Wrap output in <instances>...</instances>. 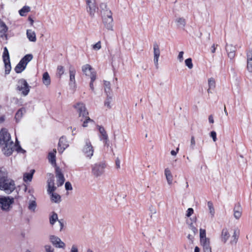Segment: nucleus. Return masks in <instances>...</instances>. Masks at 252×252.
I'll list each match as a JSON object with an SVG mask.
<instances>
[{"mask_svg":"<svg viewBox=\"0 0 252 252\" xmlns=\"http://www.w3.org/2000/svg\"><path fill=\"white\" fill-rule=\"evenodd\" d=\"M15 145L11 140L10 134L6 129H2L0 131V147L3 153L7 156L11 155Z\"/></svg>","mask_w":252,"mask_h":252,"instance_id":"1","label":"nucleus"},{"mask_svg":"<svg viewBox=\"0 0 252 252\" xmlns=\"http://www.w3.org/2000/svg\"><path fill=\"white\" fill-rule=\"evenodd\" d=\"M7 174L5 170H0V189L9 194L15 190L16 185L13 180L7 177Z\"/></svg>","mask_w":252,"mask_h":252,"instance_id":"2","label":"nucleus"},{"mask_svg":"<svg viewBox=\"0 0 252 252\" xmlns=\"http://www.w3.org/2000/svg\"><path fill=\"white\" fill-rule=\"evenodd\" d=\"M14 198L10 196H0V208L5 212L9 211L14 203Z\"/></svg>","mask_w":252,"mask_h":252,"instance_id":"3","label":"nucleus"},{"mask_svg":"<svg viewBox=\"0 0 252 252\" xmlns=\"http://www.w3.org/2000/svg\"><path fill=\"white\" fill-rule=\"evenodd\" d=\"M106 165L103 162H98L94 164L92 168V173L95 178L100 177L104 172Z\"/></svg>","mask_w":252,"mask_h":252,"instance_id":"4","label":"nucleus"},{"mask_svg":"<svg viewBox=\"0 0 252 252\" xmlns=\"http://www.w3.org/2000/svg\"><path fill=\"white\" fill-rule=\"evenodd\" d=\"M82 152L88 159H91L93 156L94 148L89 140L86 139L85 141L84 145L82 148Z\"/></svg>","mask_w":252,"mask_h":252,"instance_id":"5","label":"nucleus"},{"mask_svg":"<svg viewBox=\"0 0 252 252\" xmlns=\"http://www.w3.org/2000/svg\"><path fill=\"white\" fill-rule=\"evenodd\" d=\"M17 88L18 91L21 92V94L24 96L27 95L30 92V86L24 79H21L18 80Z\"/></svg>","mask_w":252,"mask_h":252,"instance_id":"6","label":"nucleus"},{"mask_svg":"<svg viewBox=\"0 0 252 252\" xmlns=\"http://www.w3.org/2000/svg\"><path fill=\"white\" fill-rule=\"evenodd\" d=\"M2 59L4 63L5 74H9L11 69V64L10 62L9 54L7 48L5 47L4 48L2 54Z\"/></svg>","mask_w":252,"mask_h":252,"instance_id":"7","label":"nucleus"},{"mask_svg":"<svg viewBox=\"0 0 252 252\" xmlns=\"http://www.w3.org/2000/svg\"><path fill=\"white\" fill-rule=\"evenodd\" d=\"M74 108L78 113L80 118L86 117L89 113L87 110L85 104L81 102H78L74 105Z\"/></svg>","mask_w":252,"mask_h":252,"instance_id":"8","label":"nucleus"},{"mask_svg":"<svg viewBox=\"0 0 252 252\" xmlns=\"http://www.w3.org/2000/svg\"><path fill=\"white\" fill-rule=\"evenodd\" d=\"M82 71L87 76L90 77L92 81L96 79V73L94 71L92 67L88 64L83 65L82 67Z\"/></svg>","mask_w":252,"mask_h":252,"instance_id":"9","label":"nucleus"},{"mask_svg":"<svg viewBox=\"0 0 252 252\" xmlns=\"http://www.w3.org/2000/svg\"><path fill=\"white\" fill-rule=\"evenodd\" d=\"M154 58L153 61L156 68H158V60L160 54V49L157 43H155L153 45Z\"/></svg>","mask_w":252,"mask_h":252,"instance_id":"10","label":"nucleus"},{"mask_svg":"<svg viewBox=\"0 0 252 252\" xmlns=\"http://www.w3.org/2000/svg\"><path fill=\"white\" fill-rule=\"evenodd\" d=\"M103 23L106 29L108 31L113 30V18L111 11L107 12V17L103 18Z\"/></svg>","mask_w":252,"mask_h":252,"instance_id":"11","label":"nucleus"},{"mask_svg":"<svg viewBox=\"0 0 252 252\" xmlns=\"http://www.w3.org/2000/svg\"><path fill=\"white\" fill-rule=\"evenodd\" d=\"M49 240L52 244L56 248L64 249L65 247V243L57 236L51 235L49 237Z\"/></svg>","mask_w":252,"mask_h":252,"instance_id":"12","label":"nucleus"},{"mask_svg":"<svg viewBox=\"0 0 252 252\" xmlns=\"http://www.w3.org/2000/svg\"><path fill=\"white\" fill-rule=\"evenodd\" d=\"M98 130L99 133L98 136L100 140L103 142L104 146L108 147L109 140L106 131L103 127L100 126H98Z\"/></svg>","mask_w":252,"mask_h":252,"instance_id":"13","label":"nucleus"},{"mask_svg":"<svg viewBox=\"0 0 252 252\" xmlns=\"http://www.w3.org/2000/svg\"><path fill=\"white\" fill-rule=\"evenodd\" d=\"M86 3L87 11L91 17H94L96 8L95 0H86Z\"/></svg>","mask_w":252,"mask_h":252,"instance_id":"14","label":"nucleus"},{"mask_svg":"<svg viewBox=\"0 0 252 252\" xmlns=\"http://www.w3.org/2000/svg\"><path fill=\"white\" fill-rule=\"evenodd\" d=\"M29 201L28 202V208L32 212H35L37 207V203L35 197L32 195H30V197H28Z\"/></svg>","mask_w":252,"mask_h":252,"instance_id":"15","label":"nucleus"},{"mask_svg":"<svg viewBox=\"0 0 252 252\" xmlns=\"http://www.w3.org/2000/svg\"><path fill=\"white\" fill-rule=\"evenodd\" d=\"M68 143L64 137L60 138L58 144V151L60 153L62 154L68 146Z\"/></svg>","mask_w":252,"mask_h":252,"instance_id":"16","label":"nucleus"},{"mask_svg":"<svg viewBox=\"0 0 252 252\" xmlns=\"http://www.w3.org/2000/svg\"><path fill=\"white\" fill-rule=\"evenodd\" d=\"M56 177L57 178V185L58 186H61L64 182V178L63 174L61 172V170L59 167H56Z\"/></svg>","mask_w":252,"mask_h":252,"instance_id":"17","label":"nucleus"},{"mask_svg":"<svg viewBox=\"0 0 252 252\" xmlns=\"http://www.w3.org/2000/svg\"><path fill=\"white\" fill-rule=\"evenodd\" d=\"M51 177L48 180V193H50L54 192L56 189V187L54 185V180L53 175L51 174Z\"/></svg>","mask_w":252,"mask_h":252,"instance_id":"18","label":"nucleus"},{"mask_svg":"<svg viewBox=\"0 0 252 252\" xmlns=\"http://www.w3.org/2000/svg\"><path fill=\"white\" fill-rule=\"evenodd\" d=\"M200 243L203 247L204 252H212L209 240L206 238L200 239Z\"/></svg>","mask_w":252,"mask_h":252,"instance_id":"19","label":"nucleus"},{"mask_svg":"<svg viewBox=\"0 0 252 252\" xmlns=\"http://www.w3.org/2000/svg\"><path fill=\"white\" fill-rule=\"evenodd\" d=\"M226 50L227 52L228 57L230 59H233L235 56V47L231 44H227L226 46Z\"/></svg>","mask_w":252,"mask_h":252,"instance_id":"20","label":"nucleus"},{"mask_svg":"<svg viewBox=\"0 0 252 252\" xmlns=\"http://www.w3.org/2000/svg\"><path fill=\"white\" fill-rule=\"evenodd\" d=\"M26 113V109L24 107L19 109L17 111L15 116V119L16 120V123H19L21 121L23 116Z\"/></svg>","mask_w":252,"mask_h":252,"instance_id":"21","label":"nucleus"},{"mask_svg":"<svg viewBox=\"0 0 252 252\" xmlns=\"http://www.w3.org/2000/svg\"><path fill=\"white\" fill-rule=\"evenodd\" d=\"M242 214V209L240 205H236L233 209V216L236 220H239Z\"/></svg>","mask_w":252,"mask_h":252,"instance_id":"22","label":"nucleus"},{"mask_svg":"<svg viewBox=\"0 0 252 252\" xmlns=\"http://www.w3.org/2000/svg\"><path fill=\"white\" fill-rule=\"evenodd\" d=\"M239 234L240 230L238 228H235L233 230V235L230 241L231 244L233 245L237 243Z\"/></svg>","mask_w":252,"mask_h":252,"instance_id":"23","label":"nucleus"},{"mask_svg":"<svg viewBox=\"0 0 252 252\" xmlns=\"http://www.w3.org/2000/svg\"><path fill=\"white\" fill-rule=\"evenodd\" d=\"M247 68L249 72L252 73V51L247 53Z\"/></svg>","mask_w":252,"mask_h":252,"instance_id":"24","label":"nucleus"},{"mask_svg":"<svg viewBox=\"0 0 252 252\" xmlns=\"http://www.w3.org/2000/svg\"><path fill=\"white\" fill-rule=\"evenodd\" d=\"M164 175L168 184L169 185H171L173 182V176L171 174L170 170L169 168H166L165 169Z\"/></svg>","mask_w":252,"mask_h":252,"instance_id":"25","label":"nucleus"},{"mask_svg":"<svg viewBox=\"0 0 252 252\" xmlns=\"http://www.w3.org/2000/svg\"><path fill=\"white\" fill-rule=\"evenodd\" d=\"M230 237V234L227 228H223L222 230L221 234V240L223 243H225L229 238Z\"/></svg>","mask_w":252,"mask_h":252,"instance_id":"26","label":"nucleus"},{"mask_svg":"<svg viewBox=\"0 0 252 252\" xmlns=\"http://www.w3.org/2000/svg\"><path fill=\"white\" fill-rule=\"evenodd\" d=\"M50 196V199L53 203H59L61 201V196L56 192H53L48 193Z\"/></svg>","mask_w":252,"mask_h":252,"instance_id":"27","label":"nucleus"},{"mask_svg":"<svg viewBox=\"0 0 252 252\" xmlns=\"http://www.w3.org/2000/svg\"><path fill=\"white\" fill-rule=\"evenodd\" d=\"M56 149H54L53 151L50 152L48 155V159L50 162L54 166H56Z\"/></svg>","mask_w":252,"mask_h":252,"instance_id":"28","label":"nucleus"},{"mask_svg":"<svg viewBox=\"0 0 252 252\" xmlns=\"http://www.w3.org/2000/svg\"><path fill=\"white\" fill-rule=\"evenodd\" d=\"M75 70L73 68H70L69 70V74H70V83L69 85L71 87H74L75 86Z\"/></svg>","mask_w":252,"mask_h":252,"instance_id":"29","label":"nucleus"},{"mask_svg":"<svg viewBox=\"0 0 252 252\" xmlns=\"http://www.w3.org/2000/svg\"><path fill=\"white\" fill-rule=\"evenodd\" d=\"M80 121L83 122L82 126L83 127H87L88 126V124L94 123V121L91 119L88 115L86 116V117H81Z\"/></svg>","mask_w":252,"mask_h":252,"instance_id":"30","label":"nucleus"},{"mask_svg":"<svg viewBox=\"0 0 252 252\" xmlns=\"http://www.w3.org/2000/svg\"><path fill=\"white\" fill-rule=\"evenodd\" d=\"M100 8L101 9V13L102 15V17H107V12L108 11H111L108 7L106 3H101L100 4Z\"/></svg>","mask_w":252,"mask_h":252,"instance_id":"31","label":"nucleus"},{"mask_svg":"<svg viewBox=\"0 0 252 252\" xmlns=\"http://www.w3.org/2000/svg\"><path fill=\"white\" fill-rule=\"evenodd\" d=\"M43 83L47 87L49 86L51 83L50 77L48 72H44L42 76Z\"/></svg>","mask_w":252,"mask_h":252,"instance_id":"32","label":"nucleus"},{"mask_svg":"<svg viewBox=\"0 0 252 252\" xmlns=\"http://www.w3.org/2000/svg\"><path fill=\"white\" fill-rule=\"evenodd\" d=\"M26 67V65L25 64L20 61L15 67L14 70L16 73H19L24 70Z\"/></svg>","mask_w":252,"mask_h":252,"instance_id":"33","label":"nucleus"},{"mask_svg":"<svg viewBox=\"0 0 252 252\" xmlns=\"http://www.w3.org/2000/svg\"><path fill=\"white\" fill-rule=\"evenodd\" d=\"M208 83L209 88L207 90V92L208 93H211V90L214 89L216 87L215 80L214 78H210L208 80Z\"/></svg>","mask_w":252,"mask_h":252,"instance_id":"34","label":"nucleus"},{"mask_svg":"<svg viewBox=\"0 0 252 252\" xmlns=\"http://www.w3.org/2000/svg\"><path fill=\"white\" fill-rule=\"evenodd\" d=\"M50 223L51 225H53L54 223L58 220V217L57 213L55 212H52L50 215L49 217Z\"/></svg>","mask_w":252,"mask_h":252,"instance_id":"35","label":"nucleus"},{"mask_svg":"<svg viewBox=\"0 0 252 252\" xmlns=\"http://www.w3.org/2000/svg\"><path fill=\"white\" fill-rule=\"evenodd\" d=\"M33 56L32 54H29L25 56L21 60V61L23 63L27 66V64L32 60Z\"/></svg>","mask_w":252,"mask_h":252,"instance_id":"36","label":"nucleus"},{"mask_svg":"<svg viewBox=\"0 0 252 252\" xmlns=\"http://www.w3.org/2000/svg\"><path fill=\"white\" fill-rule=\"evenodd\" d=\"M34 171V170H32L31 173H26L24 174L23 180L24 182H31L32 181Z\"/></svg>","mask_w":252,"mask_h":252,"instance_id":"37","label":"nucleus"},{"mask_svg":"<svg viewBox=\"0 0 252 252\" xmlns=\"http://www.w3.org/2000/svg\"><path fill=\"white\" fill-rule=\"evenodd\" d=\"M207 206L209 211V214L211 218H213L215 216V211L213 206V204L211 201H208Z\"/></svg>","mask_w":252,"mask_h":252,"instance_id":"38","label":"nucleus"},{"mask_svg":"<svg viewBox=\"0 0 252 252\" xmlns=\"http://www.w3.org/2000/svg\"><path fill=\"white\" fill-rule=\"evenodd\" d=\"M31 8L28 6H24L19 11V14L21 16H25L26 13L30 11Z\"/></svg>","mask_w":252,"mask_h":252,"instance_id":"39","label":"nucleus"},{"mask_svg":"<svg viewBox=\"0 0 252 252\" xmlns=\"http://www.w3.org/2000/svg\"><path fill=\"white\" fill-rule=\"evenodd\" d=\"M27 35L30 41L32 42H35L36 41L35 32H27Z\"/></svg>","mask_w":252,"mask_h":252,"instance_id":"40","label":"nucleus"},{"mask_svg":"<svg viewBox=\"0 0 252 252\" xmlns=\"http://www.w3.org/2000/svg\"><path fill=\"white\" fill-rule=\"evenodd\" d=\"M185 65L189 69H191L193 68V65L191 58H188L185 61Z\"/></svg>","mask_w":252,"mask_h":252,"instance_id":"41","label":"nucleus"},{"mask_svg":"<svg viewBox=\"0 0 252 252\" xmlns=\"http://www.w3.org/2000/svg\"><path fill=\"white\" fill-rule=\"evenodd\" d=\"M177 25L179 27H183L185 25V20L183 18H179L176 20Z\"/></svg>","mask_w":252,"mask_h":252,"instance_id":"42","label":"nucleus"},{"mask_svg":"<svg viewBox=\"0 0 252 252\" xmlns=\"http://www.w3.org/2000/svg\"><path fill=\"white\" fill-rule=\"evenodd\" d=\"M44 248L45 252H54V249L50 245H45Z\"/></svg>","mask_w":252,"mask_h":252,"instance_id":"43","label":"nucleus"},{"mask_svg":"<svg viewBox=\"0 0 252 252\" xmlns=\"http://www.w3.org/2000/svg\"><path fill=\"white\" fill-rule=\"evenodd\" d=\"M8 30L6 25L0 20V32H6Z\"/></svg>","mask_w":252,"mask_h":252,"instance_id":"44","label":"nucleus"},{"mask_svg":"<svg viewBox=\"0 0 252 252\" xmlns=\"http://www.w3.org/2000/svg\"><path fill=\"white\" fill-rule=\"evenodd\" d=\"M64 73V68L62 66H59L57 68V74L61 77Z\"/></svg>","mask_w":252,"mask_h":252,"instance_id":"45","label":"nucleus"},{"mask_svg":"<svg viewBox=\"0 0 252 252\" xmlns=\"http://www.w3.org/2000/svg\"><path fill=\"white\" fill-rule=\"evenodd\" d=\"M104 85L105 92L109 93L110 90V83L109 82L105 81Z\"/></svg>","mask_w":252,"mask_h":252,"instance_id":"46","label":"nucleus"},{"mask_svg":"<svg viewBox=\"0 0 252 252\" xmlns=\"http://www.w3.org/2000/svg\"><path fill=\"white\" fill-rule=\"evenodd\" d=\"M196 144L195 138L194 136H191L190 138V147L191 149H194Z\"/></svg>","mask_w":252,"mask_h":252,"instance_id":"47","label":"nucleus"},{"mask_svg":"<svg viewBox=\"0 0 252 252\" xmlns=\"http://www.w3.org/2000/svg\"><path fill=\"white\" fill-rule=\"evenodd\" d=\"M184 54V52L183 51H181L179 53V54L177 57V59L180 63H181L183 61V55Z\"/></svg>","mask_w":252,"mask_h":252,"instance_id":"48","label":"nucleus"},{"mask_svg":"<svg viewBox=\"0 0 252 252\" xmlns=\"http://www.w3.org/2000/svg\"><path fill=\"white\" fill-rule=\"evenodd\" d=\"M93 48L94 50H98L101 48L100 41L97 42L96 43L93 45Z\"/></svg>","mask_w":252,"mask_h":252,"instance_id":"49","label":"nucleus"},{"mask_svg":"<svg viewBox=\"0 0 252 252\" xmlns=\"http://www.w3.org/2000/svg\"><path fill=\"white\" fill-rule=\"evenodd\" d=\"M210 136L212 138L214 142H216L217 140L216 132L214 131H212L210 133Z\"/></svg>","mask_w":252,"mask_h":252,"instance_id":"50","label":"nucleus"},{"mask_svg":"<svg viewBox=\"0 0 252 252\" xmlns=\"http://www.w3.org/2000/svg\"><path fill=\"white\" fill-rule=\"evenodd\" d=\"M206 231L204 229H200V239L206 238Z\"/></svg>","mask_w":252,"mask_h":252,"instance_id":"51","label":"nucleus"},{"mask_svg":"<svg viewBox=\"0 0 252 252\" xmlns=\"http://www.w3.org/2000/svg\"><path fill=\"white\" fill-rule=\"evenodd\" d=\"M65 188L66 190H71L72 189V187L71 183L69 182H67L65 184Z\"/></svg>","mask_w":252,"mask_h":252,"instance_id":"52","label":"nucleus"},{"mask_svg":"<svg viewBox=\"0 0 252 252\" xmlns=\"http://www.w3.org/2000/svg\"><path fill=\"white\" fill-rule=\"evenodd\" d=\"M104 105L108 108H111V100L110 98H108L104 103Z\"/></svg>","mask_w":252,"mask_h":252,"instance_id":"53","label":"nucleus"},{"mask_svg":"<svg viewBox=\"0 0 252 252\" xmlns=\"http://www.w3.org/2000/svg\"><path fill=\"white\" fill-rule=\"evenodd\" d=\"M193 213V210L192 208H189L187 211L186 216L188 217H190Z\"/></svg>","mask_w":252,"mask_h":252,"instance_id":"54","label":"nucleus"},{"mask_svg":"<svg viewBox=\"0 0 252 252\" xmlns=\"http://www.w3.org/2000/svg\"><path fill=\"white\" fill-rule=\"evenodd\" d=\"M7 39V36L4 32H0V40H6Z\"/></svg>","mask_w":252,"mask_h":252,"instance_id":"55","label":"nucleus"},{"mask_svg":"<svg viewBox=\"0 0 252 252\" xmlns=\"http://www.w3.org/2000/svg\"><path fill=\"white\" fill-rule=\"evenodd\" d=\"M70 252H78V248L76 246L73 245Z\"/></svg>","mask_w":252,"mask_h":252,"instance_id":"56","label":"nucleus"},{"mask_svg":"<svg viewBox=\"0 0 252 252\" xmlns=\"http://www.w3.org/2000/svg\"><path fill=\"white\" fill-rule=\"evenodd\" d=\"M58 222L60 224V231H62L64 227L63 222V220H58Z\"/></svg>","mask_w":252,"mask_h":252,"instance_id":"57","label":"nucleus"},{"mask_svg":"<svg viewBox=\"0 0 252 252\" xmlns=\"http://www.w3.org/2000/svg\"><path fill=\"white\" fill-rule=\"evenodd\" d=\"M94 81H92V80H91V82L90 83V89H91V90L92 91V92H94V86L93 85Z\"/></svg>","mask_w":252,"mask_h":252,"instance_id":"58","label":"nucleus"},{"mask_svg":"<svg viewBox=\"0 0 252 252\" xmlns=\"http://www.w3.org/2000/svg\"><path fill=\"white\" fill-rule=\"evenodd\" d=\"M179 150V148H177L176 149V151H175L174 150L171 151V154L172 156H175L177 155V153L178 152Z\"/></svg>","mask_w":252,"mask_h":252,"instance_id":"59","label":"nucleus"},{"mask_svg":"<svg viewBox=\"0 0 252 252\" xmlns=\"http://www.w3.org/2000/svg\"><path fill=\"white\" fill-rule=\"evenodd\" d=\"M216 46L215 44H213L211 46V52L214 53L216 52Z\"/></svg>","mask_w":252,"mask_h":252,"instance_id":"60","label":"nucleus"},{"mask_svg":"<svg viewBox=\"0 0 252 252\" xmlns=\"http://www.w3.org/2000/svg\"><path fill=\"white\" fill-rule=\"evenodd\" d=\"M116 165L117 168L119 169L120 168V160L119 159H117L116 160Z\"/></svg>","mask_w":252,"mask_h":252,"instance_id":"61","label":"nucleus"},{"mask_svg":"<svg viewBox=\"0 0 252 252\" xmlns=\"http://www.w3.org/2000/svg\"><path fill=\"white\" fill-rule=\"evenodd\" d=\"M208 119H209V123H211V124L214 123V121L213 117V116H212V115H210V116H209V118H208Z\"/></svg>","mask_w":252,"mask_h":252,"instance_id":"62","label":"nucleus"},{"mask_svg":"<svg viewBox=\"0 0 252 252\" xmlns=\"http://www.w3.org/2000/svg\"><path fill=\"white\" fill-rule=\"evenodd\" d=\"M69 128H70L72 130V132L73 134H76V132H76V127L72 128V127H70L68 128V129Z\"/></svg>","mask_w":252,"mask_h":252,"instance_id":"63","label":"nucleus"},{"mask_svg":"<svg viewBox=\"0 0 252 252\" xmlns=\"http://www.w3.org/2000/svg\"><path fill=\"white\" fill-rule=\"evenodd\" d=\"M4 121H5V116H1L0 117V123H2L4 122Z\"/></svg>","mask_w":252,"mask_h":252,"instance_id":"64","label":"nucleus"}]
</instances>
